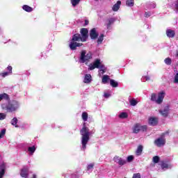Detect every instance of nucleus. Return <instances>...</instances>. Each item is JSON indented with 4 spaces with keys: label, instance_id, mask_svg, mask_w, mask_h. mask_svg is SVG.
Listing matches in <instances>:
<instances>
[{
    "label": "nucleus",
    "instance_id": "1",
    "mask_svg": "<svg viewBox=\"0 0 178 178\" xmlns=\"http://www.w3.org/2000/svg\"><path fill=\"white\" fill-rule=\"evenodd\" d=\"M87 40H88V29L87 28H82L80 30V33H75L72 35L71 42L69 44L70 49L71 51H76L77 47L84 45V44L79 43L78 42H86Z\"/></svg>",
    "mask_w": 178,
    "mask_h": 178
},
{
    "label": "nucleus",
    "instance_id": "2",
    "mask_svg": "<svg viewBox=\"0 0 178 178\" xmlns=\"http://www.w3.org/2000/svg\"><path fill=\"white\" fill-rule=\"evenodd\" d=\"M2 99H5L6 101H8V103H3L1 104V109L6 112L7 113H12L13 112H16L17 109H19V102L16 100H11L9 97V95L6 93L0 94V101Z\"/></svg>",
    "mask_w": 178,
    "mask_h": 178
},
{
    "label": "nucleus",
    "instance_id": "3",
    "mask_svg": "<svg viewBox=\"0 0 178 178\" xmlns=\"http://www.w3.org/2000/svg\"><path fill=\"white\" fill-rule=\"evenodd\" d=\"M80 134L81 135V148L83 151H86L87 144L90 141V129L86 126V122L83 123V127L80 130Z\"/></svg>",
    "mask_w": 178,
    "mask_h": 178
},
{
    "label": "nucleus",
    "instance_id": "4",
    "mask_svg": "<svg viewBox=\"0 0 178 178\" xmlns=\"http://www.w3.org/2000/svg\"><path fill=\"white\" fill-rule=\"evenodd\" d=\"M165 92H159L158 98L156 99V94L152 93L150 99L151 101L156 102V104H161L162 102H163V98H165Z\"/></svg>",
    "mask_w": 178,
    "mask_h": 178
},
{
    "label": "nucleus",
    "instance_id": "5",
    "mask_svg": "<svg viewBox=\"0 0 178 178\" xmlns=\"http://www.w3.org/2000/svg\"><path fill=\"white\" fill-rule=\"evenodd\" d=\"M87 51L86 50H83L81 52V56H80V60L81 63H85V62H88L89 59L92 58V54L91 52H88L87 54Z\"/></svg>",
    "mask_w": 178,
    "mask_h": 178
},
{
    "label": "nucleus",
    "instance_id": "6",
    "mask_svg": "<svg viewBox=\"0 0 178 178\" xmlns=\"http://www.w3.org/2000/svg\"><path fill=\"white\" fill-rule=\"evenodd\" d=\"M154 143L156 145V147H159L160 148L161 147H163V145L166 144V138L161 136V137L156 139Z\"/></svg>",
    "mask_w": 178,
    "mask_h": 178
},
{
    "label": "nucleus",
    "instance_id": "7",
    "mask_svg": "<svg viewBox=\"0 0 178 178\" xmlns=\"http://www.w3.org/2000/svg\"><path fill=\"white\" fill-rule=\"evenodd\" d=\"M101 59L97 58L95 60L93 64H90L89 65V70H94V69H99V66L101 65Z\"/></svg>",
    "mask_w": 178,
    "mask_h": 178
},
{
    "label": "nucleus",
    "instance_id": "8",
    "mask_svg": "<svg viewBox=\"0 0 178 178\" xmlns=\"http://www.w3.org/2000/svg\"><path fill=\"white\" fill-rule=\"evenodd\" d=\"M89 35L91 40H97L98 38V33L97 32V29L93 28L90 31Z\"/></svg>",
    "mask_w": 178,
    "mask_h": 178
},
{
    "label": "nucleus",
    "instance_id": "9",
    "mask_svg": "<svg viewBox=\"0 0 178 178\" xmlns=\"http://www.w3.org/2000/svg\"><path fill=\"white\" fill-rule=\"evenodd\" d=\"M20 176L22 177L28 178L29 177V168L24 167L21 169Z\"/></svg>",
    "mask_w": 178,
    "mask_h": 178
},
{
    "label": "nucleus",
    "instance_id": "10",
    "mask_svg": "<svg viewBox=\"0 0 178 178\" xmlns=\"http://www.w3.org/2000/svg\"><path fill=\"white\" fill-rule=\"evenodd\" d=\"M159 113H161V115H162V116H163L164 118H168V115H169V106H166L163 110H160Z\"/></svg>",
    "mask_w": 178,
    "mask_h": 178
},
{
    "label": "nucleus",
    "instance_id": "11",
    "mask_svg": "<svg viewBox=\"0 0 178 178\" xmlns=\"http://www.w3.org/2000/svg\"><path fill=\"white\" fill-rule=\"evenodd\" d=\"M149 124L150 126H156L158 124V119L155 117H151L149 118Z\"/></svg>",
    "mask_w": 178,
    "mask_h": 178
},
{
    "label": "nucleus",
    "instance_id": "12",
    "mask_svg": "<svg viewBox=\"0 0 178 178\" xmlns=\"http://www.w3.org/2000/svg\"><path fill=\"white\" fill-rule=\"evenodd\" d=\"M166 35L168 38H175V35H176V32L171 29H168L166 31Z\"/></svg>",
    "mask_w": 178,
    "mask_h": 178
},
{
    "label": "nucleus",
    "instance_id": "13",
    "mask_svg": "<svg viewBox=\"0 0 178 178\" xmlns=\"http://www.w3.org/2000/svg\"><path fill=\"white\" fill-rule=\"evenodd\" d=\"M140 131V124L137 123L133 127V133L134 134H138Z\"/></svg>",
    "mask_w": 178,
    "mask_h": 178
},
{
    "label": "nucleus",
    "instance_id": "14",
    "mask_svg": "<svg viewBox=\"0 0 178 178\" xmlns=\"http://www.w3.org/2000/svg\"><path fill=\"white\" fill-rule=\"evenodd\" d=\"M120 5H122V1H118L115 4L113 5L112 10L113 12H118L120 8Z\"/></svg>",
    "mask_w": 178,
    "mask_h": 178
},
{
    "label": "nucleus",
    "instance_id": "15",
    "mask_svg": "<svg viewBox=\"0 0 178 178\" xmlns=\"http://www.w3.org/2000/svg\"><path fill=\"white\" fill-rule=\"evenodd\" d=\"M6 166L5 165V163H2L0 165V178L3 177L5 175V169Z\"/></svg>",
    "mask_w": 178,
    "mask_h": 178
},
{
    "label": "nucleus",
    "instance_id": "16",
    "mask_svg": "<svg viewBox=\"0 0 178 178\" xmlns=\"http://www.w3.org/2000/svg\"><path fill=\"white\" fill-rule=\"evenodd\" d=\"M91 74H86L85 75V79H84V83L86 84H88L89 83H91Z\"/></svg>",
    "mask_w": 178,
    "mask_h": 178
},
{
    "label": "nucleus",
    "instance_id": "17",
    "mask_svg": "<svg viewBox=\"0 0 178 178\" xmlns=\"http://www.w3.org/2000/svg\"><path fill=\"white\" fill-rule=\"evenodd\" d=\"M141 154H143V145H140L136 151V156H140Z\"/></svg>",
    "mask_w": 178,
    "mask_h": 178
},
{
    "label": "nucleus",
    "instance_id": "18",
    "mask_svg": "<svg viewBox=\"0 0 178 178\" xmlns=\"http://www.w3.org/2000/svg\"><path fill=\"white\" fill-rule=\"evenodd\" d=\"M22 9L24 10H25V12H28V13L33 12V8H31L29 6H27V5H24L22 6Z\"/></svg>",
    "mask_w": 178,
    "mask_h": 178
},
{
    "label": "nucleus",
    "instance_id": "19",
    "mask_svg": "<svg viewBox=\"0 0 178 178\" xmlns=\"http://www.w3.org/2000/svg\"><path fill=\"white\" fill-rule=\"evenodd\" d=\"M110 86H111V87H113L114 88H116V87H118L119 83H118V81H115L113 79H110Z\"/></svg>",
    "mask_w": 178,
    "mask_h": 178
},
{
    "label": "nucleus",
    "instance_id": "20",
    "mask_svg": "<svg viewBox=\"0 0 178 178\" xmlns=\"http://www.w3.org/2000/svg\"><path fill=\"white\" fill-rule=\"evenodd\" d=\"M99 69H100V72H102V74H104V73H106L107 70L106 67H105V65L102 64V63L100 64Z\"/></svg>",
    "mask_w": 178,
    "mask_h": 178
},
{
    "label": "nucleus",
    "instance_id": "21",
    "mask_svg": "<svg viewBox=\"0 0 178 178\" xmlns=\"http://www.w3.org/2000/svg\"><path fill=\"white\" fill-rule=\"evenodd\" d=\"M115 18H110L108 19L107 29H109V27L115 23Z\"/></svg>",
    "mask_w": 178,
    "mask_h": 178
},
{
    "label": "nucleus",
    "instance_id": "22",
    "mask_svg": "<svg viewBox=\"0 0 178 178\" xmlns=\"http://www.w3.org/2000/svg\"><path fill=\"white\" fill-rule=\"evenodd\" d=\"M108 80H111V78H109V76L104 75L102 79V83L106 84V83H108Z\"/></svg>",
    "mask_w": 178,
    "mask_h": 178
},
{
    "label": "nucleus",
    "instance_id": "23",
    "mask_svg": "<svg viewBox=\"0 0 178 178\" xmlns=\"http://www.w3.org/2000/svg\"><path fill=\"white\" fill-rule=\"evenodd\" d=\"M120 119H127L129 118V115L126 112H122L119 115Z\"/></svg>",
    "mask_w": 178,
    "mask_h": 178
},
{
    "label": "nucleus",
    "instance_id": "24",
    "mask_svg": "<svg viewBox=\"0 0 178 178\" xmlns=\"http://www.w3.org/2000/svg\"><path fill=\"white\" fill-rule=\"evenodd\" d=\"M17 118H14L11 120V124L13 126H15V127H19V125H17Z\"/></svg>",
    "mask_w": 178,
    "mask_h": 178
},
{
    "label": "nucleus",
    "instance_id": "25",
    "mask_svg": "<svg viewBox=\"0 0 178 178\" xmlns=\"http://www.w3.org/2000/svg\"><path fill=\"white\" fill-rule=\"evenodd\" d=\"M82 119L83 122L88 120V113L87 112L82 113Z\"/></svg>",
    "mask_w": 178,
    "mask_h": 178
},
{
    "label": "nucleus",
    "instance_id": "26",
    "mask_svg": "<svg viewBox=\"0 0 178 178\" xmlns=\"http://www.w3.org/2000/svg\"><path fill=\"white\" fill-rule=\"evenodd\" d=\"M161 167L162 168V169H169V168H170V165H169L168 163L163 161L161 162Z\"/></svg>",
    "mask_w": 178,
    "mask_h": 178
},
{
    "label": "nucleus",
    "instance_id": "27",
    "mask_svg": "<svg viewBox=\"0 0 178 178\" xmlns=\"http://www.w3.org/2000/svg\"><path fill=\"white\" fill-rule=\"evenodd\" d=\"M127 6H134V0H127L126 1Z\"/></svg>",
    "mask_w": 178,
    "mask_h": 178
},
{
    "label": "nucleus",
    "instance_id": "28",
    "mask_svg": "<svg viewBox=\"0 0 178 178\" xmlns=\"http://www.w3.org/2000/svg\"><path fill=\"white\" fill-rule=\"evenodd\" d=\"M129 104L131 106H136V105H137V104H138V102H137V100H136V99H132L129 101Z\"/></svg>",
    "mask_w": 178,
    "mask_h": 178
},
{
    "label": "nucleus",
    "instance_id": "29",
    "mask_svg": "<svg viewBox=\"0 0 178 178\" xmlns=\"http://www.w3.org/2000/svg\"><path fill=\"white\" fill-rule=\"evenodd\" d=\"M127 161L125 160H123L122 158L118 159V164H120V166H123V165H126Z\"/></svg>",
    "mask_w": 178,
    "mask_h": 178
},
{
    "label": "nucleus",
    "instance_id": "30",
    "mask_svg": "<svg viewBox=\"0 0 178 178\" xmlns=\"http://www.w3.org/2000/svg\"><path fill=\"white\" fill-rule=\"evenodd\" d=\"M104 34H101L97 39V44H102V41H104Z\"/></svg>",
    "mask_w": 178,
    "mask_h": 178
},
{
    "label": "nucleus",
    "instance_id": "31",
    "mask_svg": "<svg viewBox=\"0 0 178 178\" xmlns=\"http://www.w3.org/2000/svg\"><path fill=\"white\" fill-rule=\"evenodd\" d=\"M164 62L165 65H168L170 66V65H172V59L170 58H167L164 60Z\"/></svg>",
    "mask_w": 178,
    "mask_h": 178
},
{
    "label": "nucleus",
    "instance_id": "32",
    "mask_svg": "<svg viewBox=\"0 0 178 178\" xmlns=\"http://www.w3.org/2000/svg\"><path fill=\"white\" fill-rule=\"evenodd\" d=\"M81 0H71V3L72 6H76V5H79L80 3Z\"/></svg>",
    "mask_w": 178,
    "mask_h": 178
},
{
    "label": "nucleus",
    "instance_id": "33",
    "mask_svg": "<svg viewBox=\"0 0 178 178\" xmlns=\"http://www.w3.org/2000/svg\"><path fill=\"white\" fill-rule=\"evenodd\" d=\"M28 151L31 152V154H34V152H35V146L29 147L28 148Z\"/></svg>",
    "mask_w": 178,
    "mask_h": 178
},
{
    "label": "nucleus",
    "instance_id": "34",
    "mask_svg": "<svg viewBox=\"0 0 178 178\" xmlns=\"http://www.w3.org/2000/svg\"><path fill=\"white\" fill-rule=\"evenodd\" d=\"M133 161H134V156L130 155V156H127V162H133Z\"/></svg>",
    "mask_w": 178,
    "mask_h": 178
},
{
    "label": "nucleus",
    "instance_id": "35",
    "mask_svg": "<svg viewBox=\"0 0 178 178\" xmlns=\"http://www.w3.org/2000/svg\"><path fill=\"white\" fill-rule=\"evenodd\" d=\"M159 160H160V158H159V156H154L153 157V162H154V163H159Z\"/></svg>",
    "mask_w": 178,
    "mask_h": 178
},
{
    "label": "nucleus",
    "instance_id": "36",
    "mask_svg": "<svg viewBox=\"0 0 178 178\" xmlns=\"http://www.w3.org/2000/svg\"><path fill=\"white\" fill-rule=\"evenodd\" d=\"M170 133V130L168 129V131H165L164 133H162L161 136V137L165 138V136H169Z\"/></svg>",
    "mask_w": 178,
    "mask_h": 178
},
{
    "label": "nucleus",
    "instance_id": "37",
    "mask_svg": "<svg viewBox=\"0 0 178 178\" xmlns=\"http://www.w3.org/2000/svg\"><path fill=\"white\" fill-rule=\"evenodd\" d=\"M6 119V115L3 113H0V120H3Z\"/></svg>",
    "mask_w": 178,
    "mask_h": 178
},
{
    "label": "nucleus",
    "instance_id": "38",
    "mask_svg": "<svg viewBox=\"0 0 178 178\" xmlns=\"http://www.w3.org/2000/svg\"><path fill=\"white\" fill-rule=\"evenodd\" d=\"M6 133V129H2L0 132V138H2L3 136H5V134Z\"/></svg>",
    "mask_w": 178,
    "mask_h": 178
},
{
    "label": "nucleus",
    "instance_id": "39",
    "mask_svg": "<svg viewBox=\"0 0 178 178\" xmlns=\"http://www.w3.org/2000/svg\"><path fill=\"white\" fill-rule=\"evenodd\" d=\"M95 164L90 163L87 166V170H91V169H94Z\"/></svg>",
    "mask_w": 178,
    "mask_h": 178
},
{
    "label": "nucleus",
    "instance_id": "40",
    "mask_svg": "<svg viewBox=\"0 0 178 178\" xmlns=\"http://www.w3.org/2000/svg\"><path fill=\"white\" fill-rule=\"evenodd\" d=\"M132 178H141V174L140 173H135L133 175Z\"/></svg>",
    "mask_w": 178,
    "mask_h": 178
},
{
    "label": "nucleus",
    "instance_id": "41",
    "mask_svg": "<svg viewBox=\"0 0 178 178\" xmlns=\"http://www.w3.org/2000/svg\"><path fill=\"white\" fill-rule=\"evenodd\" d=\"M140 131H147V125H140Z\"/></svg>",
    "mask_w": 178,
    "mask_h": 178
},
{
    "label": "nucleus",
    "instance_id": "42",
    "mask_svg": "<svg viewBox=\"0 0 178 178\" xmlns=\"http://www.w3.org/2000/svg\"><path fill=\"white\" fill-rule=\"evenodd\" d=\"M9 74V72H3L1 73V76L3 77H6V76H8Z\"/></svg>",
    "mask_w": 178,
    "mask_h": 178
},
{
    "label": "nucleus",
    "instance_id": "43",
    "mask_svg": "<svg viewBox=\"0 0 178 178\" xmlns=\"http://www.w3.org/2000/svg\"><path fill=\"white\" fill-rule=\"evenodd\" d=\"M143 80H145V81H149L150 79L149 76H145L143 77Z\"/></svg>",
    "mask_w": 178,
    "mask_h": 178
},
{
    "label": "nucleus",
    "instance_id": "44",
    "mask_svg": "<svg viewBox=\"0 0 178 178\" xmlns=\"http://www.w3.org/2000/svg\"><path fill=\"white\" fill-rule=\"evenodd\" d=\"M151 16V13L150 12H146L145 13V17H149Z\"/></svg>",
    "mask_w": 178,
    "mask_h": 178
},
{
    "label": "nucleus",
    "instance_id": "45",
    "mask_svg": "<svg viewBox=\"0 0 178 178\" xmlns=\"http://www.w3.org/2000/svg\"><path fill=\"white\" fill-rule=\"evenodd\" d=\"M7 70L8 71V72L11 74L12 73V66H8L7 67Z\"/></svg>",
    "mask_w": 178,
    "mask_h": 178
},
{
    "label": "nucleus",
    "instance_id": "46",
    "mask_svg": "<svg viewBox=\"0 0 178 178\" xmlns=\"http://www.w3.org/2000/svg\"><path fill=\"white\" fill-rule=\"evenodd\" d=\"M88 23H89L88 20L86 19L85 20V26H88Z\"/></svg>",
    "mask_w": 178,
    "mask_h": 178
},
{
    "label": "nucleus",
    "instance_id": "47",
    "mask_svg": "<svg viewBox=\"0 0 178 178\" xmlns=\"http://www.w3.org/2000/svg\"><path fill=\"white\" fill-rule=\"evenodd\" d=\"M32 178H37V175L35 174H33Z\"/></svg>",
    "mask_w": 178,
    "mask_h": 178
},
{
    "label": "nucleus",
    "instance_id": "48",
    "mask_svg": "<svg viewBox=\"0 0 178 178\" xmlns=\"http://www.w3.org/2000/svg\"><path fill=\"white\" fill-rule=\"evenodd\" d=\"M176 55H177V56L178 57V51H177V54H176Z\"/></svg>",
    "mask_w": 178,
    "mask_h": 178
},
{
    "label": "nucleus",
    "instance_id": "49",
    "mask_svg": "<svg viewBox=\"0 0 178 178\" xmlns=\"http://www.w3.org/2000/svg\"><path fill=\"white\" fill-rule=\"evenodd\" d=\"M95 1H98V0H95Z\"/></svg>",
    "mask_w": 178,
    "mask_h": 178
}]
</instances>
